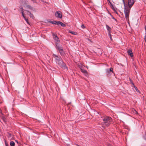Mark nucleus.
Here are the masks:
<instances>
[{"label":"nucleus","instance_id":"obj_9","mask_svg":"<svg viewBox=\"0 0 146 146\" xmlns=\"http://www.w3.org/2000/svg\"><path fill=\"white\" fill-rule=\"evenodd\" d=\"M58 64H59V65L62 68H63V67L64 66H63V64L64 63L62 60H59L58 61Z\"/></svg>","mask_w":146,"mask_h":146},{"label":"nucleus","instance_id":"obj_21","mask_svg":"<svg viewBox=\"0 0 146 146\" xmlns=\"http://www.w3.org/2000/svg\"><path fill=\"white\" fill-rule=\"evenodd\" d=\"M54 57L57 60H58L59 58L58 57L56 56V55H54Z\"/></svg>","mask_w":146,"mask_h":146},{"label":"nucleus","instance_id":"obj_18","mask_svg":"<svg viewBox=\"0 0 146 146\" xmlns=\"http://www.w3.org/2000/svg\"><path fill=\"white\" fill-rule=\"evenodd\" d=\"M132 111H133V113L136 114H137L138 112L134 109H132Z\"/></svg>","mask_w":146,"mask_h":146},{"label":"nucleus","instance_id":"obj_1","mask_svg":"<svg viewBox=\"0 0 146 146\" xmlns=\"http://www.w3.org/2000/svg\"><path fill=\"white\" fill-rule=\"evenodd\" d=\"M103 121L104 124L108 126L110 124L111 118L110 117L106 116L103 119Z\"/></svg>","mask_w":146,"mask_h":146},{"label":"nucleus","instance_id":"obj_22","mask_svg":"<svg viewBox=\"0 0 146 146\" xmlns=\"http://www.w3.org/2000/svg\"><path fill=\"white\" fill-rule=\"evenodd\" d=\"M81 70H82L81 71L82 72H83L84 73H87V71L86 70H82V69Z\"/></svg>","mask_w":146,"mask_h":146},{"label":"nucleus","instance_id":"obj_26","mask_svg":"<svg viewBox=\"0 0 146 146\" xmlns=\"http://www.w3.org/2000/svg\"><path fill=\"white\" fill-rule=\"evenodd\" d=\"M34 3H35L36 0H32Z\"/></svg>","mask_w":146,"mask_h":146},{"label":"nucleus","instance_id":"obj_17","mask_svg":"<svg viewBox=\"0 0 146 146\" xmlns=\"http://www.w3.org/2000/svg\"><path fill=\"white\" fill-rule=\"evenodd\" d=\"M24 19L26 21V22L28 24H29V25H30V23H29V20H28V19H27L26 18H25Z\"/></svg>","mask_w":146,"mask_h":146},{"label":"nucleus","instance_id":"obj_8","mask_svg":"<svg viewBox=\"0 0 146 146\" xmlns=\"http://www.w3.org/2000/svg\"><path fill=\"white\" fill-rule=\"evenodd\" d=\"M53 38L55 40L56 44H58V43H57L58 42H59V38L58 36L56 35H53Z\"/></svg>","mask_w":146,"mask_h":146},{"label":"nucleus","instance_id":"obj_28","mask_svg":"<svg viewBox=\"0 0 146 146\" xmlns=\"http://www.w3.org/2000/svg\"><path fill=\"white\" fill-rule=\"evenodd\" d=\"M15 141H16V142H17V143H18V141H17V140H15Z\"/></svg>","mask_w":146,"mask_h":146},{"label":"nucleus","instance_id":"obj_25","mask_svg":"<svg viewBox=\"0 0 146 146\" xmlns=\"http://www.w3.org/2000/svg\"><path fill=\"white\" fill-rule=\"evenodd\" d=\"M64 69H66L67 70H68L67 67L65 65H64Z\"/></svg>","mask_w":146,"mask_h":146},{"label":"nucleus","instance_id":"obj_4","mask_svg":"<svg viewBox=\"0 0 146 146\" xmlns=\"http://www.w3.org/2000/svg\"><path fill=\"white\" fill-rule=\"evenodd\" d=\"M56 46L60 54L63 55L64 54L63 50L61 46L59 44H56Z\"/></svg>","mask_w":146,"mask_h":146},{"label":"nucleus","instance_id":"obj_20","mask_svg":"<svg viewBox=\"0 0 146 146\" xmlns=\"http://www.w3.org/2000/svg\"><path fill=\"white\" fill-rule=\"evenodd\" d=\"M69 32L72 33V34L74 35H76V33H75V32H73V31H69Z\"/></svg>","mask_w":146,"mask_h":146},{"label":"nucleus","instance_id":"obj_2","mask_svg":"<svg viewBox=\"0 0 146 146\" xmlns=\"http://www.w3.org/2000/svg\"><path fill=\"white\" fill-rule=\"evenodd\" d=\"M130 8L127 7H125L124 9V13L125 15V17L127 20H129Z\"/></svg>","mask_w":146,"mask_h":146},{"label":"nucleus","instance_id":"obj_29","mask_svg":"<svg viewBox=\"0 0 146 146\" xmlns=\"http://www.w3.org/2000/svg\"><path fill=\"white\" fill-rule=\"evenodd\" d=\"M64 26H65V25L64 24Z\"/></svg>","mask_w":146,"mask_h":146},{"label":"nucleus","instance_id":"obj_24","mask_svg":"<svg viewBox=\"0 0 146 146\" xmlns=\"http://www.w3.org/2000/svg\"><path fill=\"white\" fill-rule=\"evenodd\" d=\"M81 27L82 28L84 29L85 28V26L84 25H82L81 26Z\"/></svg>","mask_w":146,"mask_h":146},{"label":"nucleus","instance_id":"obj_27","mask_svg":"<svg viewBox=\"0 0 146 146\" xmlns=\"http://www.w3.org/2000/svg\"><path fill=\"white\" fill-rule=\"evenodd\" d=\"M5 144L6 146H8V145L6 144V142H5Z\"/></svg>","mask_w":146,"mask_h":146},{"label":"nucleus","instance_id":"obj_6","mask_svg":"<svg viewBox=\"0 0 146 146\" xmlns=\"http://www.w3.org/2000/svg\"><path fill=\"white\" fill-rule=\"evenodd\" d=\"M128 3L129 5V7H128L131 8L133 5L134 3V0H128Z\"/></svg>","mask_w":146,"mask_h":146},{"label":"nucleus","instance_id":"obj_13","mask_svg":"<svg viewBox=\"0 0 146 146\" xmlns=\"http://www.w3.org/2000/svg\"><path fill=\"white\" fill-rule=\"evenodd\" d=\"M106 27L107 30L108 31V33H111V28L108 25H106Z\"/></svg>","mask_w":146,"mask_h":146},{"label":"nucleus","instance_id":"obj_12","mask_svg":"<svg viewBox=\"0 0 146 146\" xmlns=\"http://www.w3.org/2000/svg\"><path fill=\"white\" fill-rule=\"evenodd\" d=\"M127 52L129 55L131 57H132L133 56V54L132 51L130 50H128Z\"/></svg>","mask_w":146,"mask_h":146},{"label":"nucleus","instance_id":"obj_23","mask_svg":"<svg viewBox=\"0 0 146 146\" xmlns=\"http://www.w3.org/2000/svg\"><path fill=\"white\" fill-rule=\"evenodd\" d=\"M50 23H51L53 24H55V21H50Z\"/></svg>","mask_w":146,"mask_h":146},{"label":"nucleus","instance_id":"obj_16","mask_svg":"<svg viewBox=\"0 0 146 146\" xmlns=\"http://www.w3.org/2000/svg\"><path fill=\"white\" fill-rule=\"evenodd\" d=\"M21 13H22V16L23 17H24V18H26L25 16L24 13V12L23 10V9H22V10H21Z\"/></svg>","mask_w":146,"mask_h":146},{"label":"nucleus","instance_id":"obj_15","mask_svg":"<svg viewBox=\"0 0 146 146\" xmlns=\"http://www.w3.org/2000/svg\"><path fill=\"white\" fill-rule=\"evenodd\" d=\"M10 145L11 146H15V143L13 141H11L10 142Z\"/></svg>","mask_w":146,"mask_h":146},{"label":"nucleus","instance_id":"obj_11","mask_svg":"<svg viewBox=\"0 0 146 146\" xmlns=\"http://www.w3.org/2000/svg\"><path fill=\"white\" fill-rule=\"evenodd\" d=\"M133 84V90L135 92H138L139 93V90H138L137 88L133 84Z\"/></svg>","mask_w":146,"mask_h":146},{"label":"nucleus","instance_id":"obj_5","mask_svg":"<svg viewBox=\"0 0 146 146\" xmlns=\"http://www.w3.org/2000/svg\"><path fill=\"white\" fill-rule=\"evenodd\" d=\"M55 16L58 18H61L62 17V14L61 12L60 11H56L55 14Z\"/></svg>","mask_w":146,"mask_h":146},{"label":"nucleus","instance_id":"obj_19","mask_svg":"<svg viewBox=\"0 0 146 146\" xmlns=\"http://www.w3.org/2000/svg\"><path fill=\"white\" fill-rule=\"evenodd\" d=\"M108 34L109 36L110 39L111 40H112V39L111 36V33H109Z\"/></svg>","mask_w":146,"mask_h":146},{"label":"nucleus","instance_id":"obj_10","mask_svg":"<svg viewBox=\"0 0 146 146\" xmlns=\"http://www.w3.org/2000/svg\"><path fill=\"white\" fill-rule=\"evenodd\" d=\"M26 7L27 9L32 10L33 11H35V8H33L31 6H30V5H27L26 6Z\"/></svg>","mask_w":146,"mask_h":146},{"label":"nucleus","instance_id":"obj_7","mask_svg":"<svg viewBox=\"0 0 146 146\" xmlns=\"http://www.w3.org/2000/svg\"><path fill=\"white\" fill-rule=\"evenodd\" d=\"M55 25H56L59 26H64V24L62 22L58 21H55Z\"/></svg>","mask_w":146,"mask_h":146},{"label":"nucleus","instance_id":"obj_3","mask_svg":"<svg viewBox=\"0 0 146 146\" xmlns=\"http://www.w3.org/2000/svg\"><path fill=\"white\" fill-rule=\"evenodd\" d=\"M113 72L112 68H110V69H106V73L107 76L108 77L110 76Z\"/></svg>","mask_w":146,"mask_h":146},{"label":"nucleus","instance_id":"obj_14","mask_svg":"<svg viewBox=\"0 0 146 146\" xmlns=\"http://www.w3.org/2000/svg\"><path fill=\"white\" fill-rule=\"evenodd\" d=\"M27 12H28L29 14H30V17L32 18L33 19V18L34 17L33 15V14L31 13L29 11H26Z\"/></svg>","mask_w":146,"mask_h":146}]
</instances>
